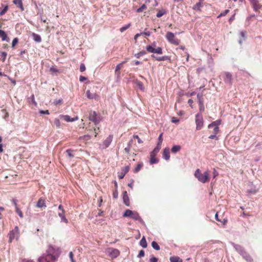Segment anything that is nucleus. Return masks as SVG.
Returning a JSON list of instances; mask_svg holds the SVG:
<instances>
[{"instance_id": "1", "label": "nucleus", "mask_w": 262, "mask_h": 262, "mask_svg": "<svg viewBox=\"0 0 262 262\" xmlns=\"http://www.w3.org/2000/svg\"><path fill=\"white\" fill-rule=\"evenodd\" d=\"M61 254L60 249L52 246L48 247L45 253L38 258V262H56Z\"/></svg>"}, {"instance_id": "2", "label": "nucleus", "mask_w": 262, "mask_h": 262, "mask_svg": "<svg viewBox=\"0 0 262 262\" xmlns=\"http://www.w3.org/2000/svg\"><path fill=\"white\" fill-rule=\"evenodd\" d=\"M210 171L208 170L202 173L200 169H196L194 176L201 183H205L210 181Z\"/></svg>"}, {"instance_id": "3", "label": "nucleus", "mask_w": 262, "mask_h": 262, "mask_svg": "<svg viewBox=\"0 0 262 262\" xmlns=\"http://www.w3.org/2000/svg\"><path fill=\"white\" fill-rule=\"evenodd\" d=\"M123 217H129L135 221H138L140 222H142V219L141 216H139V213L136 211H133L130 209H126L123 214Z\"/></svg>"}, {"instance_id": "4", "label": "nucleus", "mask_w": 262, "mask_h": 262, "mask_svg": "<svg viewBox=\"0 0 262 262\" xmlns=\"http://www.w3.org/2000/svg\"><path fill=\"white\" fill-rule=\"evenodd\" d=\"M166 39L172 45L178 46L180 43V40L174 36V34L171 32H168L165 35Z\"/></svg>"}, {"instance_id": "5", "label": "nucleus", "mask_w": 262, "mask_h": 262, "mask_svg": "<svg viewBox=\"0 0 262 262\" xmlns=\"http://www.w3.org/2000/svg\"><path fill=\"white\" fill-rule=\"evenodd\" d=\"M89 120L93 121L95 124L99 123L101 120L100 115L96 113L95 111H92L89 112Z\"/></svg>"}, {"instance_id": "6", "label": "nucleus", "mask_w": 262, "mask_h": 262, "mask_svg": "<svg viewBox=\"0 0 262 262\" xmlns=\"http://www.w3.org/2000/svg\"><path fill=\"white\" fill-rule=\"evenodd\" d=\"M19 228L17 226H15L14 229H13L12 230L10 231L8 233V242L9 243H12V241L14 238H16L17 239V238L19 237Z\"/></svg>"}, {"instance_id": "7", "label": "nucleus", "mask_w": 262, "mask_h": 262, "mask_svg": "<svg viewBox=\"0 0 262 262\" xmlns=\"http://www.w3.org/2000/svg\"><path fill=\"white\" fill-rule=\"evenodd\" d=\"M195 124L196 130H200L203 126V119L202 115L198 114L195 115Z\"/></svg>"}, {"instance_id": "8", "label": "nucleus", "mask_w": 262, "mask_h": 262, "mask_svg": "<svg viewBox=\"0 0 262 262\" xmlns=\"http://www.w3.org/2000/svg\"><path fill=\"white\" fill-rule=\"evenodd\" d=\"M108 255L112 258H115L120 254V252L117 249L108 248L107 250Z\"/></svg>"}, {"instance_id": "9", "label": "nucleus", "mask_w": 262, "mask_h": 262, "mask_svg": "<svg viewBox=\"0 0 262 262\" xmlns=\"http://www.w3.org/2000/svg\"><path fill=\"white\" fill-rule=\"evenodd\" d=\"M198 99L199 105V110L200 113H203L204 111V99L203 94H198Z\"/></svg>"}, {"instance_id": "10", "label": "nucleus", "mask_w": 262, "mask_h": 262, "mask_svg": "<svg viewBox=\"0 0 262 262\" xmlns=\"http://www.w3.org/2000/svg\"><path fill=\"white\" fill-rule=\"evenodd\" d=\"M208 128L209 129V132H211L212 130V132H213L215 134L218 133L219 130V127L215 122L209 124Z\"/></svg>"}, {"instance_id": "11", "label": "nucleus", "mask_w": 262, "mask_h": 262, "mask_svg": "<svg viewBox=\"0 0 262 262\" xmlns=\"http://www.w3.org/2000/svg\"><path fill=\"white\" fill-rule=\"evenodd\" d=\"M61 119L64 120L66 122H73L76 120H78V117H75L74 118H71L69 115H60L59 116Z\"/></svg>"}, {"instance_id": "12", "label": "nucleus", "mask_w": 262, "mask_h": 262, "mask_svg": "<svg viewBox=\"0 0 262 262\" xmlns=\"http://www.w3.org/2000/svg\"><path fill=\"white\" fill-rule=\"evenodd\" d=\"M250 2L252 5L254 10L257 11L261 8V6L257 0H250Z\"/></svg>"}, {"instance_id": "13", "label": "nucleus", "mask_w": 262, "mask_h": 262, "mask_svg": "<svg viewBox=\"0 0 262 262\" xmlns=\"http://www.w3.org/2000/svg\"><path fill=\"white\" fill-rule=\"evenodd\" d=\"M113 139V136L112 135H109L108 137H107V138L104 140L103 143V145L104 147V148H107L109 146V145L111 144Z\"/></svg>"}, {"instance_id": "14", "label": "nucleus", "mask_w": 262, "mask_h": 262, "mask_svg": "<svg viewBox=\"0 0 262 262\" xmlns=\"http://www.w3.org/2000/svg\"><path fill=\"white\" fill-rule=\"evenodd\" d=\"M123 200L124 204H125L126 206H130L129 198H128L126 191H124L123 192Z\"/></svg>"}, {"instance_id": "15", "label": "nucleus", "mask_w": 262, "mask_h": 262, "mask_svg": "<svg viewBox=\"0 0 262 262\" xmlns=\"http://www.w3.org/2000/svg\"><path fill=\"white\" fill-rule=\"evenodd\" d=\"M126 62V60L123 61L122 62H121L120 63H119L116 66V69H115V74L116 76H118V77H119L120 76V69L122 68L123 64H124Z\"/></svg>"}, {"instance_id": "16", "label": "nucleus", "mask_w": 262, "mask_h": 262, "mask_svg": "<svg viewBox=\"0 0 262 262\" xmlns=\"http://www.w3.org/2000/svg\"><path fill=\"white\" fill-rule=\"evenodd\" d=\"M203 1L199 0V2H198L196 4L193 6L192 9L195 11H201V8L203 7Z\"/></svg>"}, {"instance_id": "17", "label": "nucleus", "mask_w": 262, "mask_h": 262, "mask_svg": "<svg viewBox=\"0 0 262 262\" xmlns=\"http://www.w3.org/2000/svg\"><path fill=\"white\" fill-rule=\"evenodd\" d=\"M13 3L14 4L16 5L17 8H20V11H23L24 10L21 0H13Z\"/></svg>"}, {"instance_id": "18", "label": "nucleus", "mask_w": 262, "mask_h": 262, "mask_svg": "<svg viewBox=\"0 0 262 262\" xmlns=\"http://www.w3.org/2000/svg\"><path fill=\"white\" fill-rule=\"evenodd\" d=\"M58 216H59V217H61L62 222H64L66 223L69 222L65 216V212L64 211L63 209H62V211L58 212Z\"/></svg>"}, {"instance_id": "19", "label": "nucleus", "mask_w": 262, "mask_h": 262, "mask_svg": "<svg viewBox=\"0 0 262 262\" xmlns=\"http://www.w3.org/2000/svg\"><path fill=\"white\" fill-rule=\"evenodd\" d=\"M163 157L165 160H169L170 158L169 149L168 148H165L163 152Z\"/></svg>"}, {"instance_id": "20", "label": "nucleus", "mask_w": 262, "mask_h": 262, "mask_svg": "<svg viewBox=\"0 0 262 262\" xmlns=\"http://www.w3.org/2000/svg\"><path fill=\"white\" fill-rule=\"evenodd\" d=\"M156 156V155H153L150 154V160L149 163L150 164H154L155 163H157L158 162V160L155 157Z\"/></svg>"}, {"instance_id": "21", "label": "nucleus", "mask_w": 262, "mask_h": 262, "mask_svg": "<svg viewBox=\"0 0 262 262\" xmlns=\"http://www.w3.org/2000/svg\"><path fill=\"white\" fill-rule=\"evenodd\" d=\"M36 207L38 208H42L43 207H46V203L45 202V200L42 199H39L38 200L37 204H36Z\"/></svg>"}, {"instance_id": "22", "label": "nucleus", "mask_w": 262, "mask_h": 262, "mask_svg": "<svg viewBox=\"0 0 262 262\" xmlns=\"http://www.w3.org/2000/svg\"><path fill=\"white\" fill-rule=\"evenodd\" d=\"M241 254L248 262H253V259L252 257L250 256L249 254L246 253V252L242 253Z\"/></svg>"}, {"instance_id": "23", "label": "nucleus", "mask_w": 262, "mask_h": 262, "mask_svg": "<svg viewBox=\"0 0 262 262\" xmlns=\"http://www.w3.org/2000/svg\"><path fill=\"white\" fill-rule=\"evenodd\" d=\"M32 36L33 37V39H34L36 42H40L41 41V37H40L38 34L33 33L32 34Z\"/></svg>"}, {"instance_id": "24", "label": "nucleus", "mask_w": 262, "mask_h": 262, "mask_svg": "<svg viewBox=\"0 0 262 262\" xmlns=\"http://www.w3.org/2000/svg\"><path fill=\"white\" fill-rule=\"evenodd\" d=\"M169 260L171 262H183V260L178 256H171Z\"/></svg>"}, {"instance_id": "25", "label": "nucleus", "mask_w": 262, "mask_h": 262, "mask_svg": "<svg viewBox=\"0 0 262 262\" xmlns=\"http://www.w3.org/2000/svg\"><path fill=\"white\" fill-rule=\"evenodd\" d=\"M86 95H87L88 98L90 99L95 98L96 96V94L91 93L90 90L86 91Z\"/></svg>"}, {"instance_id": "26", "label": "nucleus", "mask_w": 262, "mask_h": 262, "mask_svg": "<svg viewBox=\"0 0 262 262\" xmlns=\"http://www.w3.org/2000/svg\"><path fill=\"white\" fill-rule=\"evenodd\" d=\"M157 17L158 18H160L166 13V11L165 9L157 10Z\"/></svg>"}, {"instance_id": "27", "label": "nucleus", "mask_w": 262, "mask_h": 262, "mask_svg": "<svg viewBox=\"0 0 262 262\" xmlns=\"http://www.w3.org/2000/svg\"><path fill=\"white\" fill-rule=\"evenodd\" d=\"M143 165L142 163H138L137 166H136L134 170V172L135 173H138L139 171V170H140L142 169Z\"/></svg>"}, {"instance_id": "28", "label": "nucleus", "mask_w": 262, "mask_h": 262, "mask_svg": "<svg viewBox=\"0 0 262 262\" xmlns=\"http://www.w3.org/2000/svg\"><path fill=\"white\" fill-rule=\"evenodd\" d=\"M140 245L143 248H146L147 247V243L146 241L145 237L143 236L142 238L140 241Z\"/></svg>"}, {"instance_id": "29", "label": "nucleus", "mask_w": 262, "mask_h": 262, "mask_svg": "<svg viewBox=\"0 0 262 262\" xmlns=\"http://www.w3.org/2000/svg\"><path fill=\"white\" fill-rule=\"evenodd\" d=\"M181 149V146L180 145L173 146L171 148L172 153H177Z\"/></svg>"}, {"instance_id": "30", "label": "nucleus", "mask_w": 262, "mask_h": 262, "mask_svg": "<svg viewBox=\"0 0 262 262\" xmlns=\"http://www.w3.org/2000/svg\"><path fill=\"white\" fill-rule=\"evenodd\" d=\"M0 37L2 38L3 40H6V38L8 37L4 31L0 30Z\"/></svg>"}, {"instance_id": "31", "label": "nucleus", "mask_w": 262, "mask_h": 262, "mask_svg": "<svg viewBox=\"0 0 262 262\" xmlns=\"http://www.w3.org/2000/svg\"><path fill=\"white\" fill-rule=\"evenodd\" d=\"M74 151L72 149H67L66 151V153L67 155V156L69 157H73L74 154H73Z\"/></svg>"}, {"instance_id": "32", "label": "nucleus", "mask_w": 262, "mask_h": 262, "mask_svg": "<svg viewBox=\"0 0 262 262\" xmlns=\"http://www.w3.org/2000/svg\"><path fill=\"white\" fill-rule=\"evenodd\" d=\"M146 51L149 53H154L155 48L152 47V46L149 45L146 46Z\"/></svg>"}, {"instance_id": "33", "label": "nucleus", "mask_w": 262, "mask_h": 262, "mask_svg": "<svg viewBox=\"0 0 262 262\" xmlns=\"http://www.w3.org/2000/svg\"><path fill=\"white\" fill-rule=\"evenodd\" d=\"M215 220H216L219 222H221L223 225H225L227 223V220L226 219H223V220L222 221L219 220L217 212H216L215 215Z\"/></svg>"}, {"instance_id": "34", "label": "nucleus", "mask_w": 262, "mask_h": 262, "mask_svg": "<svg viewBox=\"0 0 262 262\" xmlns=\"http://www.w3.org/2000/svg\"><path fill=\"white\" fill-rule=\"evenodd\" d=\"M54 124L58 128L61 126V123H60L59 120L57 118H55L54 120Z\"/></svg>"}, {"instance_id": "35", "label": "nucleus", "mask_w": 262, "mask_h": 262, "mask_svg": "<svg viewBox=\"0 0 262 262\" xmlns=\"http://www.w3.org/2000/svg\"><path fill=\"white\" fill-rule=\"evenodd\" d=\"M130 26H131V24L129 23L128 25H126L125 26H123V27L120 28V31L121 32H123L125 31V30H126L127 29H128V28H129Z\"/></svg>"}, {"instance_id": "36", "label": "nucleus", "mask_w": 262, "mask_h": 262, "mask_svg": "<svg viewBox=\"0 0 262 262\" xmlns=\"http://www.w3.org/2000/svg\"><path fill=\"white\" fill-rule=\"evenodd\" d=\"M151 245H152V248L155 250H159L160 249V247L158 245L157 243L154 241Z\"/></svg>"}, {"instance_id": "37", "label": "nucleus", "mask_w": 262, "mask_h": 262, "mask_svg": "<svg viewBox=\"0 0 262 262\" xmlns=\"http://www.w3.org/2000/svg\"><path fill=\"white\" fill-rule=\"evenodd\" d=\"M161 146H158L155 148L154 150L150 152L151 154L157 155V153L159 152V150H160Z\"/></svg>"}, {"instance_id": "38", "label": "nucleus", "mask_w": 262, "mask_h": 262, "mask_svg": "<svg viewBox=\"0 0 262 262\" xmlns=\"http://www.w3.org/2000/svg\"><path fill=\"white\" fill-rule=\"evenodd\" d=\"M15 211L17 214H18L19 216H20V217H23V213L21 211L20 209L19 208L16 207L15 208Z\"/></svg>"}, {"instance_id": "39", "label": "nucleus", "mask_w": 262, "mask_h": 262, "mask_svg": "<svg viewBox=\"0 0 262 262\" xmlns=\"http://www.w3.org/2000/svg\"><path fill=\"white\" fill-rule=\"evenodd\" d=\"M154 53L162 54V49L161 47H158L155 49Z\"/></svg>"}, {"instance_id": "40", "label": "nucleus", "mask_w": 262, "mask_h": 262, "mask_svg": "<svg viewBox=\"0 0 262 262\" xmlns=\"http://www.w3.org/2000/svg\"><path fill=\"white\" fill-rule=\"evenodd\" d=\"M50 71L52 74L59 73V70L57 68H55L54 67H51Z\"/></svg>"}, {"instance_id": "41", "label": "nucleus", "mask_w": 262, "mask_h": 262, "mask_svg": "<svg viewBox=\"0 0 262 262\" xmlns=\"http://www.w3.org/2000/svg\"><path fill=\"white\" fill-rule=\"evenodd\" d=\"M235 249H236V250L238 252H239L241 254L245 252L243 250V249L241 246H234Z\"/></svg>"}, {"instance_id": "42", "label": "nucleus", "mask_w": 262, "mask_h": 262, "mask_svg": "<svg viewBox=\"0 0 262 262\" xmlns=\"http://www.w3.org/2000/svg\"><path fill=\"white\" fill-rule=\"evenodd\" d=\"M130 169V167L129 166H126L125 167H124L123 168H122V173H127L128 172V171Z\"/></svg>"}, {"instance_id": "43", "label": "nucleus", "mask_w": 262, "mask_h": 262, "mask_svg": "<svg viewBox=\"0 0 262 262\" xmlns=\"http://www.w3.org/2000/svg\"><path fill=\"white\" fill-rule=\"evenodd\" d=\"M146 9V6L145 5V4H143L142 6L141 7H139L138 10H137V12H141L143 11V10H145Z\"/></svg>"}, {"instance_id": "44", "label": "nucleus", "mask_w": 262, "mask_h": 262, "mask_svg": "<svg viewBox=\"0 0 262 262\" xmlns=\"http://www.w3.org/2000/svg\"><path fill=\"white\" fill-rule=\"evenodd\" d=\"M8 10V6H6L5 7H4V8L3 9V10H2L1 11L0 15H4V14L6 13V11H7Z\"/></svg>"}, {"instance_id": "45", "label": "nucleus", "mask_w": 262, "mask_h": 262, "mask_svg": "<svg viewBox=\"0 0 262 262\" xmlns=\"http://www.w3.org/2000/svg\"><path fill=\"white\" fill-rule=\"evenodd\" d=\"M159 142L158 143V146H161V144L162 142V133H161L158 137Z\"/></svg>"}, {"instance_id": "46", "label": "nucleus", "mask_w": 262, "mask_h": 262, "mask_svg": "<svg viewBox=\"0 0 262 262\" xmlns=\"http://www.w3.org/2000/svg\"><path fill=\"white\" fill-rule=\"evenodd\" d=\"M137 85L138 88L141 89V90H143V83L141 81H138L137 82Z\"/></svg>"}, {"instance_id": "47", "label": "nucleus", "mask_w": 262, "mask_h": 262, "mask_svg": "<svg viewBox=\"0 0 262 262\" xmlns=\"http://www.w3.org/2000/svg\"><path fill=\"white\" fill-rule=\"evenodd\" d=\"M133 138L137 139L138 143H143L142 140L141 139H140L138 135H134Z\"/></svg>"}, {"instance_id": "48", "label": "nucleus", "mask_w": 262, "mask_h": 262, "mask_svg": "<svg viewBox=\"0 0 262 262\" xmlns=\"http://www.w3.org/2000/svg\"><path fill=\"white\" fill-rule=\"evenodd\" d=\"M69 257H70V259H71V261L75 262V260L74 259V254H73V252H70Z\"/></svg>"}, {"instance_id": "49", "label": "nucleus", "mask_w": 262, "mask_h": 262, "mask_svg": "<svg viewBox=\"0 0 262 262\" xmlns=\"http://www.w3.org/2000/svg\"><path fill=\"white\" fill-rule=\"evenodd\" d=\"M145 255V252L143 250H141L139 251V254L138 255V257L141 258Z\"/></svg>"}, {"instance_id": "50", "label": "nucleus", "mask_w": 262, "mask_h": 262, "mask_svg": "<svg viewBox=\"0 0 262 262\" xmlns=\"http://www.w3.org/2000/svg\"><path fill=\"white\" fill-rule=\"evenodd\" d=\"M145 54V52L144 51L140 52L137 54H135V57L139 58L140 56Z\"/></svg>"}, {"instance_id": "51", "label": "nucleus", "mask_w": 262, "mask_h": 262, "mask_svg": "<svg viewBox=\"0 0 262 262\" xmlns=\"http://www.w3.org/2000/svg\"><path fill=\"white\" fill-rule=\"evenodd\" d=\"M85 70V67L84 63H81L80 67V71L81 72H84Z\"/></svg>"}, {"instance_id": "52", "label": "nucleus", "mask_w": 262, "mask_h": 262, "mask_svg": "<svg viewBox=\"0 0 262 262\" xmlns=\"http://www.w3.org/2000/svg\"><path fill=\"white\" fill-rule=\"evenodd\" d=\"M94 133H95V134H94V136L95 137H97V135L99 133V128L97 127V128H94Z\"/></svg>"}, {"instance_id": "53", "label": "nucleus", "mask_w": 262, "mask_h": 262, "mask_svg": "<svg viewBox=\"0 0 262 262\" xmlns=\"http://www.w3.org/2000/svg\"><path fill=\"white\" fill-rule=\"evenodd\" d=\"M228 12H229L228 10H225L224 12L219 15L218 18L226 15L227 14V13H228Z\"/></svg>"}, {"instance_id": "54", "label": "nucleus", "mask_w": 262, "mask_h": 262, "mask_svg": "<svg viewBox=\"0 0 262 262\" xmlns=\"http://www.w3.org/2000/svg\"><path fill=\"white\" fill-rule=\"evenodd\" d=\"M17 42H18L17 38H14L13 40H12V47H13L14 46H15L16 45V44L17 43Z\"/></svg>"}, {"instance_id": "55", "label": "nucleus", "mask_w": 262, "mask_h": 262, "mask_svg": "<svg viewBox=\"0 0 262 262\" xmlns=\"http://www.w3.org/2000/svg\"><path fill=\"white\" fill-rule=\"evenodd\" d=\"M126 173H122V172H121V173H119V174H118V178L120 180L121 179H122L125 176Z\"/></svg>"}, {"instance_id": "56", "label": "nucleus", "mask_w": 262, "mask_h": 262, "mask_svg": "<svg viewBox=\"0 0 262 262\" xmlns=\"http://www.w3.org/2000/svg\"><path fill=\"white\" fill-rule=\"evenodd\" d=\"M219 174V173L217 171H216L215 169H213V178L215 179V177H217Z\"/></svg>"}, {"instance_id": "57", "label": "nucleus", "mask_w": 262, "mask_h": 262, "mask_svg": "<svg viewBox=\"0 0 262 262\" xmlns=\"http://www.w3.org/2000/svg\"><path fill=\"white\" fill-rule=\"evenodd\" d=\"M12 202L13 205H14L15 208L16 207H18L17 204V201L16 199H13V200H12Z\"/></svg>"}, {"instance_id": "58", "label": "nucleus", "mask_w": 262, "mask_h": 262, "mask_svg": "<svg viewBox=\"0 0 262 262\" xmlns=\"http://www.w3.org/2000/svg\"><path fill=\"white\" fill-rule=\"evenodd\" d=\"M39 113H40V114H46V115H49L50 114V113L49 112L48 110H46V111L41 110V111H39Z\"/></svg>"}, {"instance_id": "59", "label": "nucleus", "mask_w": 262, "mask_h": 262, "mask_svg": "<svg viewBox=\"0 0 262 262\" xmlns=\"http://www.w3.org/2000/svg\"><path fill=\"white\" fill-rule=\"evenodd\" d=\"M171 121L173 123H177L179 122V120L177 119L176 117H173L172 118Z\"/></svg>"}, {"instance_id": "60", "label": "nucleus", "mask_w": 262, "mask_h": 262, "mask_svg": "<svg viewBox=\"0 0 262 262\" xmlns=\"http://www.w3.org/2000/svg\"><path fill=\"white\" fill-rule=\"evenodd\" d=\"M6 56H7V53L6 52H3L2 53L1 57L3 58V61H5Z\"/></svg>"}, {"instance_id": "61", "label": "nucleus", "mask_w": 262, "mask_h": 262, "mask_svg": "<svg viewBox=\"0 0 262 262\" xmlns=\"http://www.w3.org/2000/svg\"><path fill=\"white\" fill-rule=\"evenodd\" d=\"M86 80V78L83 76H80V78H79V80H80L81 82H83L84 80Z\"/></svg>"}, {"instance_id": "62", "label": "nucleus", "mask_w": 262, "mask_h": 262, "mask_svg": "<svg viewBox=\"0 0 262 262\" xmlns=\"http://www.w3.org/2000/svg\"><path fill=\"white\" fill-rule=\"evenodd\" d=\"M151 57L155 58L157 61H161V60H160V59H161V57H156L154 54L151 55Z\"/></svg>"}, {"instance_id": "63", "label": "nucleus", "mask_w": 262, "mask_h": 262, "mask_svg": "<svg viewBox=\"0 0 262 262\" xmlns=\"http://www.w3.org/2000/svg\"><path fill=\"white\" fill-rule=\"evenodd\" d=\"M160 60H161V61H165V60H169V57L168 56H163V57H161V59H160Z\"/></svg>"}, {"instance_id": "64", "label": "nucleus", "mask_w": 262, "mask_h": 262, "mask_svg": "<svg viewBox=\"0 0 262 262\" xmlns=\"http://www.w3.org/2000/svg\"><path fill=\"white\" fill-rule=\"evenodd\" d=\"M149 262H158V259L154 257L149 259Z\"/></svg>"}]
</instances>
